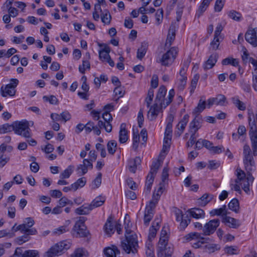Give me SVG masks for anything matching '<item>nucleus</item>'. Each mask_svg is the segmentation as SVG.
Returning <instances> with one entry per match:
<instances>
[{"label": "nucleus", "mask_w": 257, "mask_h": 257, "mask_svg": "<svg viewBox=\"0 0 257 257\" xmlns=\"http://www.w3.org/2000/svg\"><path fill=\"white\" fill-rule=\"evenodd\" d=\"M166 92L167 89L165 86H161L160 87L155 102L160 103L161 107H166L168 105L172 102L175 95V91L173 89H172L169 91L167 97L165 98Z\"/></svg>", "instance_id": "5"}, {"label": "nucleus", "mask_w": 257, "mask_h": 257, "mask_svg": "<svg viewBox=\"0 0 257 257\" xmlns=\"http://www.w3.org/2000/svg\"><path fill=\"white\" fill-rule=\"evenodd\" d=\"M173 212L175 216L176 220L180 222L179 226L180 229L182 230L184 229L190 223V219L187 218H184L182 211L177 208H174L173 209Z\"/></svg>", "instance_id": "13"}, {"label": "nucleus", "mask_w": 257, "mask_h": 257, "mask_svg": "<svg viewBox=\"0 0 257 257\" xmlns=\"http://www.w3.org/2000/svg\"><path fill=\"white\" fill-rule=\"evenodd\" d=\"M214 104L217 105H225L227 103L226 97L222 94H218L215 97H213Z\"/></svg>", "instance_id": "44"}, {"label": "nucleus", "mask_w": 257, "mask_h": 257, "mask_svg": "<svg viewBox=\"0 0 257 257\" xmlns=\"http://www.w3.org/2000/svg\"><path fill=\"white\" fill-rule=\"evenodd\" d=\"M154 90L153 88H150L148 91L147 96L145 98V103L147 107L151 106L154 98Z\"/></svg>", "instance_id": "45"}, {"label": "nucleus", "mask_w": 257, "mask_h": 257, "mask_svg": "<svg viewBox=\"0 0 257 257\" xmlns=\"http://www.w3.org/2000/svg\"><path fill=\"white\" fill-rule=\"evenodd\" d=\"M92 163L88 159H84L83 164L77 166L76 172L79 176H83L87 172L88 169H92Z\"/></svg>", "instance_id": "18"}, {"label": "nucleus", "mask_w": 257, "mask_h": 257, "mask_svg": "<svg viewBox=\"0 0 257 257\" xmlns=\"http://www.w3.org/2000/svg\"><path fill=\"white\" fill-rule=\"evenodd\" d=\"M161 106L158 103L155 102L150 106L149 108L147 116L148 119L151 120H153L156 118L161 110Z\"/></svg>", "instance_id": "19"}, {"label": "nucleus", "mask_w": 257, "mask_h": 257, "mask_svg": "<svg viewBox=\"0 0 257 257\" xmlns=\"http://www.w3.org/2000/svg\"><path fill=\"white\" fill-rule=\"evenodd\" d=\"M154 177L152 174H149L146 182V185L144 189V193L146 195H148L150 192L152 184L154 182Z\"/></svg>", "instance_id": "33"}, {"label": "nucleus", "mask_w": 257, "mask_h": 257, "mask_svg": "<svg viewBox=\"0 0 257 257\" xmlns=\"http://www.w3.org/2000/svg\"><path fill=\"white\" fill-rule=\"evenodd\" d=\"M248 124L250 127L249 137L251 144L253 155H257V112L254 114L252 111L248 113Z\"/></svg>", "instance_id": "3"}, {"label": "nucleus", "mask_w": 257, "mask_h": 257, "mask_svg": "<svg viewBox=\"0 0 257 257\" xmlns=\"http://www.w3.org/2000/svg\"><path fill=\"white\" fill-rule=\"evenodd\" d=\"M172 136L165 135L163 141L162 151L164 153L168 151L171 142Z\"/></svg>", "instance_id": "48"}, {"label": "nucleus", "mask_w": 257, "mask_h": 257, "mask_svg": "<svg viewBox=\"0 0 257 257\" xmlns=\"http://www.w3.org/2000/svg\"><path fill=\"white\" fill-rule=\"evenodd\" d=\"M58 247H56V245H54L49 249V257H55L62 254L61 251H59Z\"/></svg>", "instance_id": "63"}, {"label": "nucleus", "mask_w": 257, "mask_h": 257, "mask_svg": "<svg viewBox=\"0 0 257 257\" xmlns=\"http://www.w3.org/2000/svg\"><path fill=\"white\" fill-rule=\"evenodd\" d=\"M86 183V179L85 177L78 179L75 183L72 184V188L74 190H77L79 188L83 187Z\"/></svg>", "instance_id": "47"}, {"label": "nucleus", "mask_w": 257, "mask_h": 257, "mask_svg": "<svg viewBox=\"0 0 257 257\" xmlns=\"http://www.w3.org/2000/svg\"><path fill=\"white\" fill-rule=\"evenodd\" d=\"M101 20L104 25H109L111 20V16L107 10H105L100 14Z\"/></svg>", "instance_id": "39"}, {"label": "nucleus", "mask_w": 257, "mask_h": 257, "mask_svg": "<svg viewBox=\"0 0 257 257\" xmlns=\"http://www.w3.org/2000/svg\"><path fill=\"white\" fill-rule=\"evenodd\" d=\"M228 208L235 212H237L239 210V202L236 199H233L228 204Z\"/></svg>", "instance_id": "57"}, {"label": "nucleus", "mask_w": 257, "mask_h": 257, "mask_svg": "<svg viewBox=\"0 0 257 257\" xmlns=\"http://www.w3.org/2000/svg\"><path fill=\"white\" fill-rule=\"evenodd\" d=\"M174 120V117L172 115H170L167 117V123L166 126L165 135L172 136V122Z\"/></svg>", "instance_id": "40"}, {"label": "nucleus", "mask_w": 257, "mask_h": 257, "mask_svg": "<svg viewBox=\"0 0 257 257\" xmlns=\"http://www.w3.org/2000/svg\"><path fill=\"white\" fill-rule=\"evenodd\" d=\"M164 11L162 9H159L157 11L155 14V18L156 24L157 25H160L163 21Z\"/></svg>", "instance_id": "59"}, {"label": "nucleus", "mask_w": 257, "mask_h": 257, "mask_svg": "<svg viewBox=\"0 0 257 257\" xmlns=\"http://www.w3.org/2000/svg\"><path fill=\"white\" fill-rule=\"evenodd\" d=\"M224 252L228 255H234L239 253V249L235 246H228L224 248Z\"/></svg>", "instance_id": "53"}, {"label": "nucleus", "mask_w": 257, "mask_h": 257, "mask_svg": "<svg viewBox=\"0 0 257 257\" xmlns=\"http://www.w3.org/2000/svg\"><path fill=\"white\" fill-rule=\"evenodd\" d=\"M236 172L237 178L235 180V184H231V188L238 191L241 187L246 194H249V187L253 182V177L250 175L245 177L244 172L240 169H237Z\"/></svg>", "instance_id": "2"}, {"label": "nucleus", "mask_w": 257, "mask_h": 257, "mask_svg": "<svg viewBox=\"0 0 257 257\" xmlns=\"http://www.w3.org/2000/svg\"><path fill=\"white\" fill-rule=\"evenodd\" d=\"M56 247H58L59 251L63 254L66 250L69 249L71 246V243L68 240H63L55 244Z\"/></svg>", "instance_id": "34"}, {"label": "nucleus", "mask_w": 257, "mask_h": 257, "mask_svg": "<svg viewBox=\"0 0 257 257\" xmlns=\"http://www.w3.org/2000/svg\"><path fill=\"white\" fill-rule=\"evenodd\" d=\"M88 255V252L84 248L78 247L74 250L71 257H87Z\"/></svg>", "instance_id": "38"}, {"label": "nucleus", "mask_w": 257, "mask_h": 257, "mask_svg": "<svg viewBox=\"0 0 257 257\" xmlns=\"http://www.w3.org/2000/svg\"><path fill=\"white\" fill-rule=\"evenodd\" d=\"M223 65L230 64L233 66H239V62L238 59L232 57H228L223 59L222 61Z\"/></svg>", "instance_id": "51"}, {"label": "nucleus", "mask_w": 257, "mask_h": 257, "mask_svg": "<svg viewBox=\"0 0 257 257\" xmlns=\"http://www.w3.org/2000/svg\"><path fill=\"white\" fill-rule=\"evenodd\" d=\"M156 205L153 204L150 202L147 205L144 214V221L146 225H148L150 221L153 217V210L156 207Z\"/></svg>", "instance_id": "22"}, {"label": "nucleus", "mask_w": 257, "mask_h": 257, "mask_svg": "<svg viewBox=\"0 0 257 257\" xmlns=\"http://www.w3.org/2000/svg\"><path fill=\"white\" fill-rule=\"evenodd\" d=\"M213 199V196L209 194H205L198 200L199 204L202 206H205Z\"/></svg>", "instance_id": "43"}, {"label": "nucleus", "mask_w": 257, "mask_h": 257, "mask_svg": "<svg viewBox=\"0 0 257 257\" xmlns=\"http://www.w3.org/2000/svg\"><path fill=\"white\" fill-rule=\"evenodd\" d=\"M25 234L17 238V242L19 244H22L30 240V235L32 234H28V232H23Z\"/></svg>", "instance_id": "64"}, {"label": "nucleus", "mask_w": 257, "mask_h": 257, "mask_svg": "<svg viewBox=\"0 0 257 257\" xmlns=\"http://www.w3.org/2000/svg\"><path fill=\"white\" fill-rule=\"evenodd\" d=\"M23 257H40L38 250L29 249L24 251Z\"/></svg>", "instance_id": "61"}, {"label": "nucleus", "mask_w": 257, "mask_h": 257, "mask_svg": "<svg viewBox=\"0 0 257 257\" xmlns=\"http://www.w3.org/2000/svg\"><path fill=\"white\" fill-rule=\"evenodd\" d=\"M210 3V2L207 0H203L198 8V13L200 14L203 13L207 10Z\"/></svg>", "instance_id": "62"}, {"label": "nucleus", "mask_w": 257, "mask_h": 257, "mask_svg": "<svg viewBox=\"0 0 257 257\" xmlns=\"http://www.w3.org/2000/svg\"><path fill=\"white\" fill-rule=\"evenodd\" d=\"M102 181V174L98 173L95 178L92 181L90 187L92 189H96L100 187Z\"/></svg>", "instance_id": "41"}, {"label": "nucleus", "mask_w": 257, "mask_h": 257, "mask_svg": "<svg viewBox=\"0 0 257 257\" xmlns=\"http://www.w3.org/2000/svg\"><path fill=\"white\" fill-rule=\"evenodd\" d=\"M117 143L114 141H109L107 144V148L109 154L113 155L116 149Z\"/></svg>", "instance_id": "55"}, {"label": "nucleus", "mask_w": 257, "mask_h": 257, "mask_svg": "<svg viewBox=\"0 0 257 257\" xmlns=\"http://www.w3.org/2000/svg\"><path fill=\"white\" fill-rule=\"evenodd\" d=\"M245 37L247 42L253 47H257V28L248 29Z\"/></svg>", "instance_id": "17"}, {"label": "nucleus", "mask_w": 257, "mask_h": 257, "mask_svg": "<svg viewBox=\"0 0 257 257\" xmlns=\"http://www.w3.org/2000/svg\"><path fill=\"white\" fill-rule=\"evenodd\" d=\"M72 232L73 235L76 237H83L86 235V229L83 218L80 217L76 221L72 229Z\"/></svg>", "instance_id": "9"}, {"label": "nucleus", "mask_w": 257, "mask_h": 257, "mask_svg": "<svg viewBox=\"0 0 257 257\" xmlns=\"http://www.w3.org/2000/svg\"><path fill=\"white\" fill-rule=\"evenodd\" d=\"M140 135L138 133V132H137L136 133L135 132L134 129L133 130V148L135 150H137L138 146L139 143L140 142Z\"/></svg>", "instance_id": "60"}, {"label": "nucleus", "mask_w": 257, "mask_h": 257, "mask_svg": "<svg viewBox=\"0 0 257 257\" xmlns=\"http://www.w3.org/2000/svg\"><path fill=\"white\" fill-rule=\"evenodd\" d=\"M125 124L122 123L119 132V141L120 143H125L128 138L127 131L125 128Z\"/></svg>", "instance_id": "29"}, {"label": "nucleus", "mask_w": 257, "mask_h": 257, "mask_svg": "<svg viewBox=\"0 0 257 257\" xmlns=\"http://www.w3.org/2000/svg\"><path fill=\"white\" fill-rule=\"evenodd\" d=\"M167 228L164 227L161 232L160 240L158 243L159 250L163 255L166 254L165 250L168 243V234Z\"/></svg>", "instance_id": "11"}, {"label": "nucleus", "mask_w": 257, "mask_h": 257, "mask_svg": "<svg viewBox=\"0 0 257 257\" xmlns=\"http://www.w3.org/2000/svg\"><path fill=\"white\" fill-rule=\"evenodd\" d=\"M92 210L89 204L83 205L76 209L75 212L77 214L86 215L88 214Z\"/></svg>", "instance_id": "42"}, {"label": "nucleus", "mask_w": 257, "mask_h": 257, "mask_svg": "<svg viewBox=\"0 0 257 257\" xmlns=\"http://www.w3.org/2000/svg\"><path fill=\"white\" fill-rule=\"evenodd\" d=\"M124 229L125 230V240L122 241L121 246L123 249L127 253H135L138 247L137 235L132 230V223L130 220L128 215L124 217Z\"/></svg>", "instance_id": "1"}, {"label": "nucleus", "mask_w": 257, "mask_h": 257, "mask_svg": "<svg viewBox=\"0 0 257 257\" xmlns=\"http://www.w3.org/2000/svg\"><path fill=\"white\" fill-rule=\"evenodd\" d=\"M148 48L146 43H142L141 46L138 49L137 52V58L141 59L145 55Z\"/></svg>", "instance_id": "52"}, {"label": "nucleus", "mask_w": 257, "mask_h": 257, "mask_svg": "<svg viewBox=\"0 0 257 257\" xmlns=\"http://www.w3.org/2000/svg\"><path fill=\"white\" fill-rule=\"evenodd\" d=\"M201 118L199 117H195L189 124V133L193 135H198L197 132L201 127Z\"/></svg>", "instance_id": "23"}, {"label": "nucleus", "mask_w": 257, "mask_h": 257, "mask_svg": "<svg viewBox=\"0 0 257 257\" xmlns=\"http://www.w3.org/2000/svg\"><path fill=\"white\" fill-rule=\"evenodd\" d=\"M177 50L175 47H172L165 53L163 54L161 57L157 60V62L162 66H169L173 63L175 59Z\"/></svg>", "instance_id": "7"}, {"label": "nucleus", "mask_w": 257, "mask_h": 257, "mask_svg": "<svg viewBox=\"0 0 257 257\" xmlns=\"http://www.w3.org/2000/svg\"><path fill=\"white\" fill-rule=\"evenodd\" d=\"M187 68L183 66L180 69L179 75L177 76L175 84L179 90H183L187 82V76L186 75Z\"/></svg>", "instance_id": "12"}, {"label": "nucleus", "mask_w": 257, "mask_h": 257, "mask_svg": "<svg viewBox=\"0 0 257 257\" xmlns=\"http://www.w3.org/2000/svg\"><path fill=\"white\" fill-rule=\"evenodd\" d=\"M232 101L234 105L240 110H244L246 108L245 104L241 101L238 97H234L232 98Z\"/></svg>", "instance_id": "54"}, {"label": "nucleus", "mask_w": 257, "mask_h": 257, "mask_svg": "<svg viewBox=\"0 0 257 257\" xmlns=\"http://www.w3.org/2000/svg\"><path fill=\"white\" fill-rule=\"evenodd\" d=\"M175 27L174 26H171L167 35V38L166 42L165 45L167 47H169L172 45V42L175 38Z\"/></svg>", "instance_id": "31"}, {"label": "nucleus", "mask_w": 257, "mask_h": 257, "mask_svg": "<svg viewBox=\"0 0 257 257\" xmlns=\"http://www.w3.org/2000/svg\"><path fill=\"white\" fill-rule=\"evenodd\" d=\"M74 171V167L73 166H69L66 169H65L60 174V178L61 179H68L70 177Z\"/></svg>", "instance_id": "46"}, {"label": "nucleus", "mask_w": 257, "mask_h": 257, "mask_svg": "<svg viewBox=\"0 0 257 257\" xmlns=\"http://www.w3.org/2000/svg\"><path fill=\"white\" fill-rule=\"evenodd\" d=\"M252 86L255 91H257V64L253 67Z\"/></svg>", "instance_id": "56"}, {"label": "nucleus", "mask_w": 257, "mask_h": 257, "mask_svg": "<svg viewBox=\"0 0 257 257\" xmlns=\"http://www.w3.org/2000/svg\"><path fill=\"white\" fill-rule=\"evenodd\" d=\"M105 201V198L102 196H99L96 197L91 203L89 204L91 210L93 208L101 206L103 204Z\"/></svg>", "instance_id": "36"}, {"label": "nucleus", "mask_w": 257, "mask_h": 257, "mask_svg": "<svg viewBox=\"0 0 257 257\" xmlns=\"http://www.w3.org/2000/svg\"><path fill=\"white\" fill-rule=\"evenodd\" d=\"M206 106V101L204 100L200 99L197 107L194 108L193 113L196 114L200 113L205 108Z\"/></svg>", "instance_id": "49"}, {"label": "nucleus", "mask_w": 257, "mask_h": 257, "mask_svg": "<svg viewBox=\"0 0 257 257\" xmlns=\"http://www.w3.org/2000/svg\"><path fill=\"white\" fill-rule=\"evenodd\" d=\"M103 252L106 257H116L119 251L116 246L112 245L104 248Z\"/></svg>", "instance_id": "30"}, {"label": "nucleus", "mask_w": 257, "mask_h": 257, "mask_svg": "<svg viewBox=\"0 0 257 257\" xmlns=\"http://www.w3.org/2000/svg\"><path fill=\"white\" fill-rule=\"evenodd\" d=\"M103 118L105 121H99L98 122V125L100 128H103L107 133L111 132L112 126L110 123V121L112 119L111 114L109 113L105 112L103 114Z\"/></svg>", "instance_id": "16"}, {"label": "nucleus", "mask_w": 257, "mask_h": 257, "mask_svg": "<svg viewBox=\"0 0 257 257\" xmlns=\"http://www.w3.org/2000/svg\"><path fill=\"white\" fill-rule=\"evenodd\" d=\"M227 213L226 207L225 205L222 206L221 208L218 209H214L209 212V214L211 216H214L215 215L219 216H226Z\"/></svg>", "instance_id": "37"}, {"label": "nucleus", "mask_w": 257, "mask_h": 257, "mask_svg": "<svg viewBox=\"0 0 257 257\" xmlns=\"http://www.w3.org/2000/svg\"><path fill=\"white\" fill-rule=\"evenodd\" d=\"M141 160L139 157H136L135 159H131L128 161L127 168L128 170L132 172L135 173L138 166L141 164Z\"/></svg>", "instance_id": "26"}, {"label": "nucleus", "mask_w": 257, "mask_h": 257, "mask_svg": "<svg viewBox=\"0 0 257 257\" xmlns=\"http://www.w3.org/2000/svg\"><path fill=\"white\" fill-rule=\"evenodd\" d=\"M253 153L251 152L249 146L245 145L243 146V163L244 168L248 174L251 173L255 170L256 165L254 159Z\"/></svg>", "instance_id": "4"}, {"label": "nucleus", "mask_w": 257, "mask_h": 257, "mask_svg": "<svg viewBox=\"0 0 257 257\" xmlns=\"http://www.w3.org/2000/svg\"><path fill=\"white\" fill-rule=\"evenodd\" d=\"M189 116L188 114H185L183 116V118L178 123L177 126V131H176V133L180 136L183 132H184L185 127L187 125V123L189 120Z\"/></svg>", "instance_id": "25"}, {"label": "nucleus", "mask_w": 257, "mask_h": 257, "mask_svg": "<svg viewBox=\"0 0 257 257\" xmlns=\"http://www.w3.org/2000/svg\"><path fill=\"white\" fill-rule=\"evenodd\" d=\"M220 220L219 219H213L206 222L203 227V233L204 235H210L212 234L217 228L219 226Z\"/></svg>", "instance_id": "10"}, {"label": "nucleus", "mask_w": 257, "mask_h": 257, "mask_svg": "<svg viewBox=\"0 0 257 257\" xmlns=\"http://www.w3.org/2000/svg\"><path fill=\"white\" fill-rule=\"evenodd\" d=\"M13 131L16 134L21 135L25 138L31 137L29 123L26 120L16 121L13 123Z\"/></svg>", "instance_id": "6"}, {"label": "nucleus", "mask_w": 257, "mask_h": 257, "mask_svg": "<svg viewBox=\"0 0 257 257\" xmlns=\"http://www.w3.org/2000/svg\"><path fill=\"white\" fill-rule=\"evenodd\" d=\"M35 223L34 219L32 217L26 218L22 225H24L25 232H28V234H36L37 233V230L34 228H31Z\"/></svg>", "instance_id": "20"}, {"label": "nucleus", "mask_w": 257, "mask_h": 257, "mask_svg": "<svg viewBox=\"0 0 257 257\" xmlns=\"http://www.w3.org/2000/svg\"><path fill=\"white\" fill-rule=\"evenodd\" d=\"M227 15L230 19L235 21L239 22L242 19L241 15L234 10L230 11Z\"/></svg>", "instance_id": "50"}, {"label": "nucleus", "mask_w": 257, "mask_h": 257, "mask_svg": "<svg viewBox=\"0 0 257 257\" xmlns=\"http://www.w3.org/2000/svg\"><path fill=\"white\" fill-rule=\"evenodd\" d=\"M13 130V124L5 123L0 125V134H4L11 132Z\"/></svg>", "instance_id": "58"}, {"label": "nucleus", "mask_w": 257, "mask_h": 257, "mask_svg": "<svg viewBox=\"0 0 257 257\" xmlns=\"http://www.w3.org/2000/svg\"><path fill=\"white\" fill-rule=\"evenodd\" d=\"M165 189V182H161L155 189L153 194L152 199L149 202L151 203L153 205H154V204L157 205Z\"/></svg>", "instance_id": "15"}, {"label": "nucleus", "mask_w": 257, "mask_h": 257, "mask_svg": "<svg viewBox=\"0 0 257 257\" xmlns=\"http://www.w3.org/2000/svg\"><path fill=\"white\" fill-rule=\"evenodd\" d=\"M222 222L232 228H237L240 225V222L239 220L228 216L223 217Z\"/></svg>", "instance_id": "24"}, {"label": "nucleus", "mask_w": 257, "mask_h": 257, "mask_svg": "<svg viewBox=\"0 0 257 257\" xmlns=\"http://www.w3.org/2000/svg\"><path fill=\"white\" fill-rule=\"evenodd\" d=\"M217 55L216 54L211 55L208 59L203 64L204 70L211 69L216 64L217 60Z\"/></svg>", "instance_id": "28"}, {"label": "nucleus", "mask_w": 257, "mask_h": 257, "mask_svg": "<svg viewBox=\"0 0 257 257\" xmlns=\"http://www.w3.org/2000/svg\"><path fill=\"white\" fill-rule=\"evenodd\" d=\"M188 212L191 217L196 219L204 218L205 217V213L204 210L200 208H191Z\"/></svg>", "instance_id": "27"}, {"label": "nucleus", "mask_w": 257, "mask_h": 257, "mask_svg": "<svg viewBox=\"0 0 257 257\" xmlns=\"http://www.w3.org/2000/svg\"><path fill=\"white\" fill-rule=\"evenodd\" d=\"M184 242H187L191 240L196 242L192 244V247L195 248L200 247L205 242V238L203 237L200 233L192 232L184 236L182 238Z\"/></svg>", "instance_id": "8"}, {"label": "nucleus", "mask_w": 257, "mask_h": 257, "mask_svg": "<svg viewBox=\"0 0 257 257\" xmlns=\"http://www.w3.org/2000/svg\"><path fill=\"white\" fill-rule=\"evenodd\" d=\"M16 91V89L14 88V87L8 85H7L4 89L3 86H2L1 88V94L3 97H7L8 95L11 96H14Z\"/></svg>", "instance_id": "32"}, {"label": "nucleus", "mask_w": 257, "mask_h": 257, "mask_svg": "<svg viewBox=\"0 0 257 257\" xmlns=\"http://www.w3.org/2000/svg\"><path fill=\"white\" fill-rule=\"evenodd\" d=\"M110 51V48L107 45H104L103 47L99 51V56L100 59L103 62L108 63L111 67L114 66V62L112 60L109 56Z\"/></svg>", "instance_id": "14"}, {"label": "nucleus", "mask_w": 257, "mask_h": 257, "mask_svg": "<svg viewBox=\"0 0 257 257\" xmlns=\"http://www.w3.org/2000/svg\"><path fill=\"white\" fill-rule=\"evenodd\" d=\"M159 223L160 222L159 221H155L153 222L152 225L149 230L148 235L149 240H151L155 237L157 231L160 227Z\"/></svg>", "instance_id": "35"}, {"label": "nucleus", "mask_w": 257, "mask_h": 257, "mask_svg": "<svg viewBox=\"0 0 257 257\" xmlns=\"http://www.w3.org/2000/svg\"><path fill=\"white\" fill-rule=\"evenodd\" d=\"M117 225V222L113 220V218L111 216H109L104 225V229L105 233L110 236L113 234L115 231V225Z\"/></svg>", "instance_id": "21"}]
</instances>
